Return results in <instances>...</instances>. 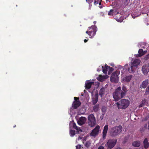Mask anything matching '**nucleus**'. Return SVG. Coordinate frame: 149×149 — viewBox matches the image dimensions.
Segmentation results:
<instances>
[{
    "mask_svg": "<svg viewBox=\"0 0 149 149\" xmlns=\"http://www.w3.org/2000/svg\"><path fill=\"white\" fill-rule=\"evenodd\" d=\"M127 91V87L124 86H123L122 90L120 87L117 88L113 94V98L115 101H118L123 98L125 95Z\"/></svg>",
    "mask_w": 149,
    "mask_h": 149,
    "instance_id": "nucleus-1",
    "label": "nucleus"
},
{
    "mask_svg": "<svg viewBox=\"0 0 149 149\" xmlns=\"http://www.w3.org/2000/svg\"><path fill=\"white\" fill-rule=\"evenodd\" d=\"M130 101L126 99H123L116 103L119 109H123L127 108L129 105Z\"/></svg>",
    "mask_w": 149,
    "mask_h": 149,
    "instance_id": "nucleus-2",
    "label": "nucleus"
},
{
    "mask_svg": "<svg viewBox=\"0 0 149 149\" xmlns=\"http://www.w3.org/2000/svg\"><path fill=\"white\" fill-rule=\"evenodd\" d=\"M122 129L123 127L121 125L111 127L109 131L110 135L112 136H117L121 132Z\"/></svg>",
    "mask_w": 149,
    "mask_h": 149,
    "instance_id": "nucleus-3",
    "label": "nucleus"
},
{
    "mask_svg": "<svg viewBox=\"0 0 149 149\" xmlns=\"http://www.w3.org/2000/svg\"><path fill=\"white\" fill-rule=\"evenodd\" d=\"M88 30H90L89 36L90 38H93L96 34L97 31V28L95 25H92L88 28Z\"/></svg>",
    "mask_w": 149,
    "mask_h": 149,
    "instance_id": "nucleus-4",
    "label": "nucleus"
},
{
    "mask_svg": "<svg viewBox=\"0 0 149 149\" xmlns=\"http://www.w3.org/2000/svg\"><path fill=\"white\" fill-rule=\"evenodd\" d=\"M118 71L113 72L110 77V80L112 82L117 83L118 81Z\"/></svg>",
    "mask_w": 149,
    "mask_h": 149,
    "instance_id": "nucleus-5",
    "label": "nucleus"
},
{
    "mask_svg": "<svg viewBox=\"0 0 149 149\" xmlns=\"http://www.w3.org/2000/svg\"><path fill=\"white\" fill-rule=\"evenodd\" d=\"M89 125L91 127L94 126L95 124V118L94 115L91 114L88 117Z\"/></svg>",
    "mask_w": 149,
    "mask_h": 149,
    "instance_id": "nucleus-6",
    "label": "nucleus"
},
{
    "mask_svg": "<svg viewBox=\"0 0 149 149\" xmlns=\"http://www.w3.org/2000/svg\"><path fill=\"white\" fill-rule=\"evenodd\" d=\"M116 141L113 139L109 140L105 145L107 148V149H111L113 148L116 143Z\"/></svg>",
    "mask_w": 149,
    "mask_h": 149,
    "instance_id": "nucleus-7",
    "label": "nucleus"
},
{
    "mask_svg": "<svg viewBox=\"0 0 149 149\" xmlns=\"http://www.w3.org/2000/svg\"><path fill=\"white\" fill-rule=\"evenodd\" d=\"M74 101L72 104V107L74 109H76L79 107L81 104V102L79 100V97H74Z\"/></svg>",
    "mask_w": 149,
    "mask_h": 149,
    "instance_id": "nucleus-8",
    "label": "nucleus"
},
{
    "mask_svg": "<svg viewBox=\"0 0 149 149\" xmlns=\"http://www.w3.org/2000/svg\"><path fill=\"white\" fill-rule=\"evenodd\" d=\"M100 129V126L99 125L97 126L95 128L92 130V132L90 133V135L95 137L98 134Z\"/></svg>",
    "mask_w": 149,
    "mask_h": 149,
    "instance_id": "nucleus-9",
    "label": "nucleus"
},
{
    "mask_svg": "<svg viewBox=\"0 0 149 149\" xmlns=\"http://www.w3.org/2000/svg\"><path fill=\"white\" fill-rule=\"evenodd\" d=\"M149 67L146 65H144L142 67L141 71L144 75H147L149 72Z\"/></svg>",
    "mask_w": 149,
    "mask_h": 149,
    "instance_id": "nucleus-10",
    "label": "nucleus"
},
{
    "mask_svg": "<svg viewBox=\"0 0 149 149\" xmlns=\"http://www.w3.org/2000/svg\"><path fill=\"white\" fill-rule=\"evenodd\" d=\"M108 128V125H106L104 127V129L102 132V138L104 139H105L106 138Z\"/></svg>",
    "mask_w": 149,
    "mask_h": 149,
    "instance_id": "nucleus-11",
    "label": "nucleus"
},
{
    "mask_svg": "<svg viewBox=\"0 0 149 149\" xmlns=\"http://www.w3.org/2000/svg\"><path fill=\"white\" fill-rule=\"evenodd\" d=\"M86 118L85 117H81L77 121L78 124L80 125L84 124L86 121Z\"/></svg>",
    "mask_w": 149,
    "mask_h": 149,
    "instance_id": "nucleus-12",
    "label": "nucleus"
},
{
    "mask_svg": "<svg viewBox=\"0 0 149 149\" xmlns=\"http://www.w3.org/2000/svg\"><path fill=\"white\" fill-rule=\"evenodd\" d=\"M140 62V60L138 59H134L132 64V65L134 67L138 66Z\"/></svg>",
    "mask_w": 149,
    "mask_h": 149,
    "instance_id": "nucleus-13",
    "label": "nucleus"
},
{
    "mask_svg": "<svg viewBox=\"0 0 149 149\" xmlns=\"http://www.w3.org/2000/svg\"><path fill=\"white\" fill-rule=\"evenodd\" d=\"M148 84V80H146L143 81L142 84L140 86V88H145Z\"/></svg>",
    "mask_w": 149,
    "mask_h": 149,
    "instance_id": "nucleus-14",
    "label": "nucleus"
},
{
    "mask_svg": "<svg viewBox=\"0 0 149 149\" xmlns=\"http://www.w3.org/2000/svg\"><path fill=\"white\" fill-rule=\"evenodd\" d=\"M143 144L144 147L145 148H147L149 146V143L148 141V139L147 138H145L143 141Z\"/></svg>",
    "mask_w": 149,
    "mask_h": 149,
    "instance_id": "nucleus-15",
    "label": "nucleus"
},
{
    "mask_svg": "<svg viewBox=\"0 0 149 149\" xmlns=\"http://www.w3.org/2000/svg\"><path fill=\"white\" fill-rule=\"evenodd\" d=\"M132 77V75L126 76L124 78H123V80L125 81L128 82L130 81V80L131 79Z\"/></svg>",
    "mask_w": 149,
    "mask_h": 149,
    "instance_id": "nucleus-16",
    "label": "nucleus"
},
{
    "mask_svg": "<svg viewBox=\"0 0 149 149\" xmlns=\"http://www.w3.org/2000/svg\"><path fill=\"white\" fill-rule=\"evenodd\" d=\"M107 79L106 76H102L101 75H99L97 78V79L99 81L102 82L105 79Z\"/></svg>",
    "mask_w": 149,
    "mask_h": 149,
    "instance_id": "nucleus-17",
    "label": "nucleus"
},
{
    "mask_svg": "<svg viewBox=\"0 0 149 149\" xmlns=\"http://www.w3.org/2000/svg\"><path fill=\"white\" fill-rule=\"evenodd\" d=\"M147 52L146 50L143 51L142 49H139L138 51L139 56L141 57L145 54Z\"/></svg>",
    "mask_w": 149,
    "mask_h": 149,
    "instance_id": "nucleus-18",
    "label": "nucleus"
},
{
    "mask_svg": "<svg viewBox=\"0 0 149 149\" xmlns=\"http://www.w3.org/2000/svg\"><path fill=\"white\" fill-rule=\"evenodd\" d=\"M98 95L97 94H95L93 99L92 102L93 104L95 105L97 102L98 101Z\"/></svg>",
    "mask_w": 149,
    "mask_h": 149,
    "instance_id": "nucleus-19",
    "label": "nucleus"
},
{
    "mask_svg": "<svg viewBox=\"0 0 149 149\" xmlns=\"http://www.w3.org/2000/svg\"><path fill=\"white\" fill-rule=\"evenodd\" d=\"M72 124L73 127L74 128L77 130V132H82V130L80 127H78L76 125L75 123L72 122Z\"/></svg>",
    "mask_w": 149,
    "mask_h": 149,
    "instance_id": "nucleus-20",
    "label": "nucleus"
},
{
    "mask_svg": "<svg viewBox=\"0 0 149 149\" xmlns=\"http://www.w3.org/2000/svg\"><path fill=\"white\" fill-rule=\"evenodd\" d=\"M105 91V88H102L100 89L99 91V95L101 97H102L104 94Z\"/></svg>",
    "mask_w": 149,
    "mask_h": 149,
    "instance_id": "nucleus-21",
    "label": "nucleus"
},
{
    "mask_svg": "<svg viewBox=\"0 0 149 149\" xmlns=\"http://www.w3.org/2000/svg\"><path fill=\"white\" fill-rule=\"evenodd\" d=\"M141 143L139 141H136L133 142L132 146L134 147H139Z\"/></svg>",
    "mask_w": 149,
    "mask_h": 149,
    "instance_id": "nucleus-22",
    "label": "nucleus"
},
{
    "mask_svg": "<svg viewBox=\"0 0 149 149\" xmlns=\"http://www.w3.org/2000/svg\"><path fill=\"white\" fill-rule=\"evenodd\" d=\"M94 83L93 82H90L86 84L85 87L86 89H89L91 88L92 85Z\"/></svg>",
    "mask_w": 149,
    "mask_h": 149,
    "instance_id": "nucleus-23",
    "label": "nucleus"
},
{
    "mask_svg": "<svg viewBox=\"0 0 149 149\" xmlns=\"http://www.w3.org/2000/svg\"><path fill=\"white\" fill-rule=\"evenodd\" d=\"M108 67V66L106 64L104 68L103 66L102 67V71L105 74H106L107 73Z\"/></svg>",
    "mask_w": 149,
    "mask_h": 149,
    "instance_id": "nucleus-24",
    "label": "nucleus"
},
{
    "mask_svg": "<svg viewBox=\"0 0 149 149\" xmlns=\"http://www.w3.org/2000/svg\"><path fill=\"white\" fill-rule=\"evenodd\" d=\"M146 100H143L141 101V103L139 105V108H141L145 106L146 104Z\"/></svg>",
    "mask_w": 149,
    "mask_h": 149,
    "instance_id": "nucleus-25",
    "label": "nucleus"
},
{
    "mask_svg": "<svg viewBox=\"0 0 149 149\" xmlns=\"http://www.w3.org/2000/svg\"><path fill=\"white\" fill-rule=\"evenodd\" d=\"M134 67L132 65L130 67V68H128L129 72L130 73H134Z\"/></svg>",
    "mask_w": 149,
    "mask_h": 149,
    "instance_id": "nucleus-26",
    "label": "nucleus"
},
{
    "mask_svg": "<svg viewBox=\"0 0 149 149\" xmlns=\"http://www.w3.org/2000/svg\"><path fill=\"white\" fill-rule=\"evenodd\" d=\"M99 109V105L96 104L93 107V110L95 112L97 111Z\"/></svg>",
    "mask_w": 149,
    "mask_h": 149,
    "instance_id": "nucleus-27",
    "label": "nucleus"
},
{
    "mask_svg": "<svg viewBox=\"0 0 149 149\" xmlns=\"http://www.w3.org/2000/svg\"><path fill=\"white\" fill-rule=\"evenodd\" d=\"M115 12L113 10L111 9L110 10V11L109 12L108 15H113V13Z\"/></svg>",
    "mask_w": 149,
    "mask_h": 149,
    "instance_id": "nucleus-28",
    "label": "nucleus"
},
{
    "mask_svg": "<svg viewBox=\"0 0 149 149\" xmlns=\"http://www.w3.org/2000/svg\"><path fill=\"white\" fill-rule=\"evenodd\" d=\"M95 1L94 2V4L95 5H96L98 4H99V5L101 4V2L100 1V0H94Z\"/></svg>",
    "mask_w": 149,
    "mask_h": 149,
    "instance_id": "nucleus-29",
    "label": "nucleus"
},
{
    "mask_svg": "<svg viewBox=\"0 0 149 149\" xmlns=\"http://www.w3.org/2000/svg\"><path fill=\"white\" fill-rule=\"evenodd\" d=\"M91 144V143L90 142L88 141L85 144V146L87 148H88L90 146Z\"/></svg>",
    "mask_w": 149,
    "mask_h": 149,
    "instance_id": "nucleus-30",
    "label": "nucleus"
},
{
    "mask_svg": "<svg viewBox=\"0 0 149 149\" xmlns=\"http://www.w3.org/2000/svg\"><path fill=\"white\" fill-rule=\"evenodd\" d=\"M70 133L71 134V135L72 136H74L75 134V131L71 130L70 131Z\"/></svg>",
    "mask_w": 149,
    "mask_h": 149,
    "instance_id": "nucleus-31",
    "label": "nucleus"
},
{
    "mask_svg": "<svg viewBox=\"0 0 149 149\" xmlns=\"http://www.w3.org/2000/svg\"><path fill=\"white\" fill-rule=\"evenodd\" d=\"M148 119H149V114H148L145 117L143 118V121H146Z\"/></svg>",
    "mask_w": 149,
    "mask_h": 149,
    "instance_id": "nucleus-32",
    "label": "nucleus"
},
{
    "mask_svg": "<svg viewBox=\"0 0 149 149\" xmlns=\"http://www.w3.org/2000/svg\"><path fill=\"white\" fill-rule=\"evenodd\" d=\"M149 58V54L146 55L144 58V59L147 60Z\"/></svg>",
    "mask_w": 149,
    "mask_h": 149,
    "instance_id": "nucleus-33",
    "label": "nucleus"
},
{
    "mask_svg": "<svg viewBox=\"0 0 149 149\" xmlns=\"http://www.w3.org/2000/svg\"><path fill=\"white\" fill-rule=\"evenodd\" d=\"M108 68H109V71L111 72L113 71L114 70L113 68L110 67V66H108Z\"/></svg>",
    "mask_w": 149,
    "mask_h": 149,
    "instance_id": "nucleus-34",
    "label": "nucleus"
},
{
    "mask_svg": "<svg viewBox=\"0 0 149 149\" xmlns=\"http://www.w3.org/2000/svg\"><path fill=\"white\" fill-rule=\"evenodd\" d=\"M76 149H80L81 147V145H78L77 146H76Z\"/></svg>",
    "mask_w": 149,
    "mask_h": 149,
    "instance_id": "nucleus-35",
    "label": "nucleus"
},
{
    "mask_svg": "<svg viewBox=\"0 0 149 149\" xmlns=\"http://www.w3.org/2000/svg\"><path fill=\"white\" fill-rule=\"evenodd\" d=\"M86 2H88L89 4L91 3L93 1V0H86Z\"/></svg>",
    "mask_w": 149,
    "mask_h": 149,
    "instance_id": "nucleus-36",
    "label": "nucleus"
},
{
    "mask_svg": "<svg viewBox=\"0 0 149 149\" xmlns=\"http://www.w3.org/2000/svg\"><path fill=\"white\" fill-rule=\"evenodd\" d=\"M146 92H149V87H148L146 89Z\"/></svg>",
    "mask_w": 149,
    "mask_h": 149,
    "instance_id": "nucleus-37",
    "label": "nucleus"
},
{
    "mask_svg": "<svg viewBox=\"0 0 149 149\" xmlns=\"http://www.w3.org/2000/svg\"><path fill=\"white\" fill-rule=\"evenodd\" d=\"M98 149H104V148L102 146H100L99 147Z\"/></svg>",
    "mask_w": 149,
    "mask_h": 149,
    "instance_id": "nucleus-38",
    "label": "nucleus"
},
{
    "mask_svg": "<svg viewBox=\"0 0 149 149\" xmlns=\"http://www.w3.org/2000/svg\"><path fill=\"white\" fill-rule=\"evenodd\" d=\"M116 20L118 22H122V21L120 20L118 18L117 19H116Z\"/></svg>",
    "mask_w": 149,
    "mask_h": 149,
    "instance_id": "nucleus-39",
    "label": "nucleus"
},
{
    "mask_svg": "<svg viewBox=\"0 0 149 149\" xmlns=\"http://www.w3.org/2000/svg\"><path fill=\"white\" fill-rule=\"evenodd\" d=\"M89 33H90L89 31H86V33L88 34L89 36Z\"/></svg>",
    "mask_w": 149,
    "mask_h": 149,
    "instance_id": "nucleus-40",
    "label": "nucleus"
},
{
    "mask_svg": "<svg viewBox=\"0 0 149 149\" xmlns=\"http://www.w3.org/2000/svg\"><path fill=\"white\" fill-rule=\"evenodd\" d=\"M84 42L86 43L88 41V40L85 39L84 40Z\"/></svg>",
    "mask_w": 149,
    "mask_h": 149,
    "instance_id": "nucleus-41",
    "label": "nucleus"
},
{
    "mask_svg": "<svg viewBox=\"0 0 149 149\" xmlns=\"http://www.w3.org/2000/svg\"><path fill=\"white\" fill-rule=\"evenodd\" d=\"M147 124H146L144 126V127L145 128H147Z\"/></svg>",
    "mask_w": 149,
    "mask_h": 149,
    "instance_id": "nucleus-42",
    "label": "nucleus"
},
{
    "mask_svg": "<svg viewBox=\"0 0 149 149\" xmlns=\"http://www.w3.org/2000/svg\"><path fill=\"white\" fill-rule=\"evenodd\" d=\"M148 129H149V121L148 122Z\"/></svg>",
    "mask_w": 149,
    "mask_h": 149,
    "instance_id": "nucleus-43",
    "label": "nucleus"
},
{
    "mask_svg": "<svg viewBox=\"0 0 149 149\" xmlns=\"http://www.w3.org/2000/svg\"><path fill=\"white\" fill-rule=\"evenodd\" d=\"M116 149H121V148L120 147H119L116 148Z\"/></svg>",
    "mask_w": 149,
    "mask_h": 149,
    "instance_id": "nucleus-44",
    "label": "nucleus"
},
{
    "mask_svg": "<svg viewBox=\"0 0 149 149\" xmlns=\"http://www.w3.org/2000/svg\"><path fill=\"white\" fill-rule=\"evenodd\" d=\"M93 23H94V24H96V22L95 21H94V22H93Z\"/></svg>",
    "mask_w": 149,
    "mask_h": 149,
    "instance_id": "nucleus-45",
    "label": "nucleus"
},
{
    "mask_svg": "<svg viewBox=\"0 0 149 149\" xmlns=\"http://www.w3.org/2000/svg\"><path fill=\"white\" fill-rule=\"evenodd\" d=\"M16 126V125H15L14 126H13V127H15Z\"/></svg>",
    "mask_w": 149,
    "mask_h": 149,
    "instance_id": "nucleus-46",
    "label": "nucleus"
},
{
    "mask_svg": "<svg viewBox=\"0 0 149 149\" xmlns=\"http://www.w3.org/2000/svg\"><path fill=\"white\" fill-rule=\"evenodd\" d=\"M132 15V17H133L134 18H135V17H134L133 16V15Z\"/></svg>",
    "mask_w": 149,
    "mask_h": 149,
    "instance_id": "nucleus-47",
    "label": "nucleus"
},
{
    "mask_svg": "<svg viewBox=\"0 0 149 149\" xmlns=\"http://www.w3.org/2000/svg\"><path fill=\"white\" fill-rule=\"evenodd\" d=\"M119 12H117V13H116V14H119Z\"/></svg>",
    "mask_w": 149,
    "mask_h": 149,
    "instance_id": "nucleus-48",
    "label": "nucleus"
},
{
    "mask_svg": "<svg viewBox=\"0 0 149 149\" xmlns=\"http://www.w3.org/2000/svg\"><path fill=\"white\" fill-rule=\"evenodd\" d=\"M100 8H102V6H100Z\"/></svg>",
    "mask_w": 149,
    "mask_h": 149,
    "instance_id": "nucleus-49",
    "label": "nucleus"
},
{
    "mask_svg": "<svg viewBox=\"0 0 149 149\" xmlns=\"http://www.w3.org/2000/svg\"><path fill=\"white\" fill-rule=\"evenodd\" d=\"M122 68L123 69H124V68H123V67H122Z\"/></svg>",
    "mask_w": 149,
    "mask_h": 149,
    "instance_id": "nucleus-50",
    "label": "nucleus"
},
{
    "mask_svg": "<svg viewBox=\"0 0 149 149\" xmlns=\"http://www.w3.org/2000/svg\"><path fill=\"white\" fill-rule=\"evenodd\" d=\"M143 47L144 48H145L144 47Z\"/></svg>",
    "mask_w": 149,
    "mask_h": 149,
    "instance_id": "nucleus-51",
    "label": "nucleus"
},
{
    "mask_svg": "<svg viewBox=\"0 0 149 149\" xmlns=\"http://www.w3.org/2000/svg\"><path fill=\"white\" fill-rule=\"evenodd\" d=\"M71 123H70V125H71Z\"/></svg>",
    "mask_w": 149,
    "mask_h": 149,
    "instance_id": "nucleus-52",
    "label": "nucleus"
}]
</instances>
